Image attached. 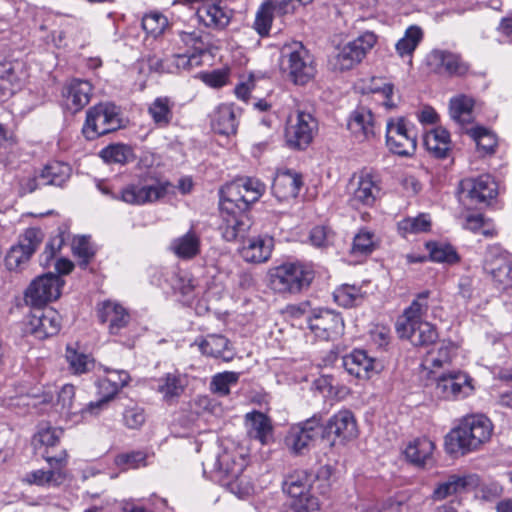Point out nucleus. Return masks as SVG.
Masks as SVG:
<instances>
[{
  "label": "nucleus",
  "mask_w": 512,
  "mask_h": 512,
  "mask_svg": "<svg viewBox=\"0 0 512 512\" xmlns=\"http://www.w3.org/2000/svg\"><path fill=\"white\" fill-rule=\"evenodd\" d=\"M373 116L372 113L365 109L359 108L355 110L349 117L347 128L357 138L366 139L373 135Z\"/></svg>",
  "instance_id": "nucleus-37"
},
{
  "label": "nucleus",
  "mask_w": 512,
  "mask_h": 512,
  "mask_svg": "<svg viewBox=\"0 0 512 512\" xmlns=\"http://www.w3.org/2000/svg\"><path fill=\"white\" fill-rule=\"evenodd\" d=\"M265 188V184L256 178H238L222 188L220 208L228 212L233 209L246 212L252 203L260 199Z\"/></svg>",
  "instance_id": "nucleus-2"
},
{
  "label": "nucleus",
  "mask_w": 512,
  "mask_h": 512,
  "mask_svg": "<svg viewBox=\"0 0 512 512\" xmlns=\"http://www.w3.org/2000/svg\"><path fill=\"white\" fill-rule=\"evenodd\" d=\"M63 435V430L58 427H43L41 428L37 434L33 438V443L35 448L40 447H54L59 443L61 436Z\"/></svg>",
  "instance_id": "nucleus-55"
},
{
  "label": "nucleus",
  "mask_w": 512,
  "mask_h": 512,
  "mask_svg": "<svg viewBox=\"0 0 512 512\" xmlns=\"http://www.w3.org/2000/svg\"><path fill=\"white\" fill-rule=\"evenodd\" d=\"M173 104L167 97L156 98L148 107V113L159 128L167 127L173 118Z\"/></svg>",
  "instance_id": "nucleus-41"
},
{
  "label": "nucleus",
  "mask_w": 512,
  "mask_h": 512,
  "mask_svg": "<svg viewBox=\"0 0 512 512\" xmlns=\"http://www.w3.org/2000/svg\"><path fill=\"white\" fill-rule=\"evenodd\" d=\"M434 448V443L430 439L421 437L410 442L404 453L410 463L423 467L431 459Z\"/></svg>",
  "instance_id": "nucleus-35"
},
{
  "label": "nucleus",
  "mask_w": 512,
  "mask_h": 512,
  "mask_svg": "<svg viewBox=\"0 0 512 512\" xmlns=\"http://www.w3.org/2000/svg\"><path fill=\"white\" fill-rule=\"evenodd\" d=\"M123 422L129 429H139L146 422L145 410L137 405L127 407L123 412Z\"/></svg>",
  "instance_id": "nucleus-60"
},
{
  "label": "nucleus",
  "mask_w": 512,
  "mask_h": 512,
  "mask_svg": "<svg viewBox=\"0 0 512 512\" xmlns=\"http://www.w3.org/2000/svg\"><path fill=\"white\" fill-rule=\"evenodd\" d=\"M215 470L233 478L238 476L239 472L241 471V467L236 469V463L232 455L227 452H223L216 458Z\"/></svg>",
  "instance_id": "nucleus-62"
},
{
  "label": "nucleus",
  "mask_w": 512,
  "mask_h": 512,
  "mask_svg": "<svg viewBox=\"0 0 512 512\" xmlns=\"http://www.w3.org/2000/svg\"><path fill=\"white\" fill-rule=\"evenodd\" d=\"M302 184L300 174L286 170L278 173L274 178L272 193L278 201H287L297 197Z\"/></svg>",
  "instance_id": "nucleus-30"
},
{
  "label": "nucleus",
  "mask_w": 512,
  "mask_h": 512,
  "mask_svg": "<svg viewBox=\"0 0 512 512\" xmlns=\"http://www.w3.org/2000/svg\"><path fill=\"white\" fill-rule=\"evenodd\" d=\"M424 145L434 157H447L451 147L449 132L442 127H436L425 134Z\"/></svg>",
  "instance_id": "nucleus-36"
},
{
  "label": "nucleus",
  "mask_w": 512,
  "mask_h": 512,
  "mask_svg": "<svg viewBox=\"0 0 512 512\" xmlns=\"http://www.w3.org/2000/svg\"><path fill=\"white\" fill-rule=\"evenodd\" d=\"M97 394L99 399L90 402L85 407V412L91 415H98L99 412L107 407V404L115 397L119 391V383L111 378H101L97 382Z\"/></svg>",
  "instance_id": "nucleus-34"
},
{
  "label": "nucleus",
  "mask_w": 512,
  "mask_h": 512,
  "mask_svg": "<svg viewBox=\"0 0 512 512\" xmlns=\"http://www.w3.org/2000/svg\"><path fill=\"white\" fill-rule=\"evenodd\" d=\"M91 93V84L80 79L71 80L62 90L65 106L72 113L80 111L89 103Z\"/></svg>",
  "instance_id": "nucleus-27"
},
{
  "label": "nucleus",
  "mask_w": 512,
  "mask_h": 512,
  "mask_svg": "<svg viewBox=\"0 0 512 512\" xmlns=\"http://www.w3.org/2000/svg\"><path fill=\"white\" fill-rule=\"evenodd\" d=\"M188 385L186 374L175 370L165 373L157 379L156 391L162 395V400L171 405L178 401Z\"/></svg>",
  "instance_id": "nucleus-25"
},
{
  "label": "nucleus",
  "mask_w": 512,
  "mask_h": 512,
  "mask_svg": "<svg viewBox=\"0 0 512 512\" xmlns=\"http://www.w3.org/2000/svg\"><path fill=\"white\" fill-rule=\"evenodd\" d=\"M373 234L368 231L359 232L353 239L351 252L353 254H368L373 250Z\"/></svg>",
  "instance_id": "nucleus-61"
},
{
  "label": "nucleus",
  "mask_w": 512,
  "mask_h": 512,
  "mask_svg": "<svg viewBox=\"0 0 512 512\" xmlns=\"http://www.w3.org/2000/svg\"><path fill=\"white\" fill-rule=\"evenodd\" d=\"M28 325L31 334L38 339H45L59 332L61 316L52 307L33 308Z\"/></svg>",
  "instance_id": "nucleus-18"
},
{
  "label": "nucleus",
  "mask_w": 512,
  "mask_h": 512,
  "mask_svg": "<svg viewBox=\"0 0 512 512\" xmlns=\"http://www.w3.org/2000/svg\"><path fill=\"white\" fill-rule=\"evenodd\" d=\"M379 189L369 174L353 175L347 185L349 194V204L354 208L361 205H371L375 201L376 193Z\"/></svg>",
  "instance_id": "nucleus-21"
},
{
  "label": "nucleus",
  "mask_w": 512,
  "mask_h": 512,
  "mask_svg": "<svg viewBox=\"0 0 512 512\" xmlns=\"http://www.w3.org/2000/svg\"><path fill=\"white\" fill-rule=\"evenodd\" d=\"M478 485V477L473 474H452L445 481L436 484L431 499L434 501H442L449 496L462 493L469 487Z\"/></svg>",
  "instance_id": "nucleus-26"
},
{
  "label": "nucleus",
  "mask_w": 512,
  "mask_h": 512,
  "mask_svg": "<svg viewBox=\"0 0 512 512\" xmlns=\"http://www.w3.org/2000/svg\"><path fill=\"white\" fill-rule=\"evenodd\" d=\"M171 250L181 259H192L200 252V240L194 232L189 231L172 241Z\"/></svg>",
  "instance_id": "nucleus-39"
},
{
  "label": "nucleus",
  "mask_w": 512,
  "mask_h": 512,
  "mask_svg": "<svg viewBox=\"0 0 512 512\" xmlns=\"http://www.w3.org/2000/svg\"><path fill=\"white\" fill-rule=\"evenodd\" d=\"M240 374L233 371L218 373L212 377L210 389L219 396H226L230 393V387L236 385Z\"/></svg>",
  "instance_id": "nucleus-50"
},
{
  "label": "nucleus",
  "mask_w": 512,
  "mask_h": 512,
  "mask_svg": "<svg viewBox=\"0 0 512 512\" xmlns=\"http://www.w3.org/2000/svg\"><path fill=\"white\" fill-rule=\"evenodd\" d=\"M73 254L80 259L79 265L86 268L95 254V250L87 236L74 238L72 243Z\"/></svg>",
  "instance_id": "nucleus-53"
},
{
  "label": "nucleus",
  "mask_w": 512,
  "mask_h": 512,
  "mask_svg": "<svg viewBox=\"0 0 512 512\" xmlns=\"http://www.w3.org/2000/svg\"><path fill=\"white\" fill-rule=\"evenodd\" d=\"M247 432L250 438L259 440L262 444L267 443L272 434L270 419L262 412L253 411L245 416Z\"/></svg>",
  "instance_id": "nucleus-33"
},
{
  "label": "nucleus",
  "mask_w": 512,
  "mask_h": 512,
  "mask_svg": "<svg viewBox=\"0 0 512 512\" xmlns=\"http://www.w3.org/2000/svg\"><path fill=\"white\" fill-rule=\"evenodd\" d=\"M238 122L231 106H220L214 113L212 127L216 133L222 135H234L237 132Z\"/></svg>",
  "instance_id": "nucleus-38"
},
{
  "label": "nucleus",
  "mask_w": 512,
  "mask_h": 512,
  "mask_svg": "<svg viewBox=\"0 0 512 512\" xmlns=\"http://www.w3.org/2000/svg\"><path fill=\"white\" fill-rule=\"evenodd\" d=\"M64 280L54 273H47L35 279L25 292V302L32 308L44 307L61 294Z\"/></svg>",
  "instance_id": "nucleus-9"
},
{
  "label": "nucleus",
  "mask_w": 512,
  "mask_h": 512,
  "mask_svg": "<svg viewBox=\"0 0 512 512\" xmlns=\"http://www.w3.org/2000/svg\"><path fill=\"white\" fill-rule=\"evenodd\" d=\"M97 314L102 323H109L108 331L111 335H122L131 320L128 311L119 303L111 300L99 303Z\"/></svg>",
  "instance_id": "nucleus-20"
},
{
  "label": "nucleus",
  "mask_w": 512,
  "mask_h": 512,
  "mask_svg": "<svg viewBox=\"0 0 512 512\" xmlns=\"http://www.w3.org/2000/svg\"><path fill=\"white\" fill-rule=\"evenodd\" d=\"M281 70L295 85H305L316 75L314 59L300 42L285 45L281 51Z\"/></svg>",
  "instance_id": "nucleus-3"
},
{
  "label": "nucleus",
  "mask_w": 512,
  "mask_h": 512,
  "mask_svg": "<svg viewBox=\"0 0 512 512\" xmlns=\"http://www.w3.org/2000/svg\"><path fill=\"white\" fill-rule=\"evenodd\" d=\"M180 42L187 49L183 53L175 55V65L177 69H189L194 64H199V57L206 51V45L201 39V36L195 31L192 32H179Z\"/></svg>",
  "instance_id": "nucleus-22"
},
{
  "label": "nucleus",
  "mask_w": 512,
  "mask_h": 512,
  "mask_svg": "<svg viewBox=\"0 0 512 512\" xmlns=\"http://www.w3.org/2000/svg\"><path fill=\"white\" fill-rule=\"evenodd\" d=\"M398 229L403 236L428 232L431 229V218L426 213H421L416 217H407L398 223Z\"/></svg>",
  "instance_id": "nucleus-47"
},
{
  "label": "nucleus",
  "mask_w": 512,
  "mask_h": 512,
  "mask_svg": "<svg viewBox=\"0 0 512 512\" xmlns=\"http://www.w3.org/2000/svg\"><path fill=\"white\" fill-rule=\"evenodd\" d=\"M426 248L429 251L431 260L434 262L453 264L459 260L456 251L451 245L427 242Z\"/></svg>",
  "instance_id": "nucleus-49"
},
{
  "label": "nucleus",
  "mask_w": 512,
  "mask_h": 512,
  "mask_svg": "<svg viewBox=\"0 0 512 512\" xmlns=\"http://www.w3.org/2000/svg\"><path fill=\"white\" fill-rule=\"evenodd\" d=\"M170 186L168 181H158L151 185L130 184L122 189L120 196H113V198L121 199L130 205H143L164 197Z\"/></svg>",
  "instance_id": "nucleus-15"
},
{
  "label": "nucleus",
  "mask_w": 512,
  "mask_h": 512,
  "mask_svg": "<svg viewBox=\"0 0 512 512\" xmlns=\"http://www.w3.org/2000/svg\"><path fill=\"white\" fill-rule=\"evenodd\" d=\"M393 154L402 157H410L416 151V139L411 135V132L395 136L394 140L386 143Z\"/></svg>",
  "instance_id": "nucleus-48"
},
{
  "label": "nucleus",
  "mask_w": 512,
  "mask_h": 512,
  "mask_svg": "<svg viewBox=\"0 0 512 512\" xmlns=\"http://www.w3.org/2000/svg\"><path fill=\"white\" fill-rule=\"evenodd\" d=\"M470 136L476 143L478 150L484 154H490L494 152L497 141L496 137L484 127H475L469 130Z\"/></svg>",
  "instance_id": "nucleus-52"
},
{
  "label": "nucleus",
  "mask_w": 512,
  "mask_h": 512,
  "mask_svg": "<svg viewBox=\"0 0 512 512\" xmlns=\"http://www.w3.org/2000/svg\"><path fill=\"white\" fill-rule=\"evenodd\" d=\"M423 30L416 25L408 27L405 31L404 36L396 43V51L400 57L412 55L423 39ZM409 64H412V59L409 60Z\"/></svg>",
  "instance_id": "nucleus-42"
},
{
  "label": "nucleus",
  "mask_w": 512,
  "mask_h": 512,
  "mask_svg": "<svg viewBox=\"0 0 512 512\" xmlns=\"http://www.w3.org/2000/svg\"><path fill=\"white\" fill-rule=\"evenodd\" d=\"M67 478V472L62 469L58 470H36L26 475V481L29 484L38 486L53 485L60 486Z\"/></svg>",
  "instance_id": "nucleus-46"
},
{
  "label": "nucleus",
  "mask_w": 512,
  "mask_h": 512,
  "mask_svg": "<svg viewBox=\"0 0 512 512\" xmlns=\"http://www.w3.org/2000/svg\"><path fill=\"white\" fill-rule=\"evenodd\" d=\"M316 477L307 470H294L284 478L282 488L292 498L297 499V509L305 512L318 510L320 502L311 493Z\"/></svg>",
  "instance_id": "nucleus-6"
},
{
  "label": "nucleus",
  "mask_w": 512,
  "mask_h": 512,
  "mask_svg": "<svg viewBox=\"0 0 512 512\" xmlns=\"http://www.w3.org/2000/svg\"><path fill=\"white\" fill-rule=\"evenodd\" d=\"M198 346L203 354L222 359L225 362L231 361L235 356L230 341L223 335H207Z\"/></svg>",
  "instance_id": "nucleus-32"
},
{
  "label": "nucleus",
  "mask_w": 512,
  "mask_h": 512,
  "mask_svg": "<svg viewBox=\"0 0 512 512\" xmlns=\"http://www.w3.org/2000/svg\"><path fill=\"white\" fill-rule=\"evenodd\" d=\"M333 298L339 306L352 308L362 303L364 294L355 285L343 284L335 289Z\"/></svg>",
  "instance_id": "nucleus-45"
},
{
  "label": "nucleus",
  "mask_w": 512,
  "mask_h": 512,
  "mask_svg": "<svg viewBox=\"0 0 512 512\" xmlns=\"http://www.w3.org/2000/svg\"><path fill=\"white\" fill-rule=\"evenodd\" d=\"M454 351L455 347L451 342H442L437 352H428L424 363L433 368H440L451 361Z\"/></svg>",
  "instance_id": "nucleus-51"
},
{
  "label": "nucleus",
  "mask_w": 512,
  "mask_h": 512,
  "mask_svg": "<svg viewBox=\"0 0 512 512\" xmlns=\"http://www.w3.org/2000/svg\"><path fill=\"white\" fill-rule=\"evenodd\" d=\"M222 224L220 230L226 241H235L244 239L251 227V220L244 211L233 209V211H223L220 208Z\"/></svg>",
  "instance_id": "nucleus-24"
},
{
  "label": "nucleus",
  "mask_w": 512,
  "mask_h": 512,
  "mask_svg": "<svg viewBox=\"0 0 512 512\" xmlns=\"http://www.w3.org/2000/svg\"><path fill=\"white\" fill-rule=\"evenodd\" d=\"M145 461V454L140 451H135L126 454H120L116 458L118 465H126L128 468H137Z\"/></svg>",
  "instance_id": "nucleus-64"
},
{
  "label": "nucleus",
  "mask_w": 512,
  "mask_h": 512,
  "mask_svg": "<svg viewBox=\"0 0 512 512\" xmlns=\"http://www.w3.org/2000/svg\"><path fill=\"white\" fill-rule=\"evenodd\" d=\"M410 132L404 117L392 118L386 122V143L394 140L395 136Z\"/></svg>",
  "instance_id": "nucleus-63"
},
{
  "label": "nucleus",
  "mask_w": 512,
  "mask_h": 512,
  "mask_svg": "<svg viewBox=\"0 0 512 512\" xmlns=\"http://www.w3.org/2000/svg\"><path fill=\"white\" fill-rule=\"evenodd\" d=\"M71 168L69 165L61 162H51L40 171V180L42 184L61 187L69 179Z\"/></svg>",
  "instance_id": "nucleus-40"
},
{
  "label": "nucleus",
  "mask_w": 512,
  "mask_h": 512,
  "mask_svg": "<svg viewBox=\"0 0 512 512\" xmlns=\"http://www.w3.org/2000/svg\"><path fill=\"white\" fill-rule=\"evenodd\" d=\"M459 194L474 203H487L497 195V184L494 179L484 174L477 178H465L460 181Z\"/></svg>",
  "instance_id": "nucleus-17"
},
{
  "label": "nucleus",
  "mask_w": 512,
  "mask_h": 512,
  "mask_svg": "<svg viewBox=\"0 0 512 512\" xmlns=\"http://www.w3.org/2000/svg\"><path fill=\"white\" fill-rule=\"evenodd\" d=\"M100 157L106 163L127 164L135 159L131 146L126 144H111L100 151Z\"/></svg>",
  "instance_id": "nucleus-43"
},
{
  "label": "nucleus",
  "mask_w": 512,
  "mask_h": 512,
  "mask_svg": "<svg viewBox=\"0 0 512 512\" xmlns=\"http://www.w3.org/2000/svg\"><path fill=\"white\" fill-rule=\"evenodd\" d=\"M492 430V423L486 416L466 417L446 436V449L449 453L461 454L474 451L490 439Z\"/></svg>",
  "instance_id": "nucleus-1"
},
{
  "label": "nucleus",
  "mask_w": 512,
  "mask_h": 512,
  "mask_svg": "<svg viewBox=\"0 0 512 512\" xmlns=\"http://www.w3.org/2000/svg\"><path fill=\"white\" fill-rule=\"evenodd\" d=\"M429 296L430 291L428 290L418 293L398 317L395 326L404 328V325H415L420 321H425L423 318L429 310Z\"/></svg>",
  "instance_id": "nucleus-31"
},
{
  "label": "nucleus",
  "mask_w": 512,
  "mask_h": 512,
  "mask_svg": "<svg viewBox=\"0 0 512 512\" xmlns=\"http://www.w3.org/2000/svg\"><path fill=\"white\" fill-rule=\"evenodd\" d=\"M426 64L431 71L448 76H463L469 70V64L460 54L443 49H433L426 56Z\"/></svg>",
  "instance_id": "nucleus-13"
},
{
  "label": "nucleus",
  "mask_w": 512,
  "mask_h": 512,
  "mask_svg": "<svg viewBox=\"0 0 512 512\" xmlns=\"http://www.w3.org/2000/svg\"><path fill=\"white\" fill-rule=\"evenodd\" d=\"M317 123L311 114L298 112L295 121L286 128L287 145L293 149L302 150L312 142Z\"/></svg>",
  "instance_id": "nucleus-16"
},
{
  "label": "nucleus",
  "mask_w": 512,
  "mask_h": 512,
  "mask_svg": "<svg viewBox=\"0 0 512 512\" xmlns=\"http://www.w3.org/2000/svg\"><path fill=\"white\" fill-rule=\"evenodd\" d=\"M121 126L120 108L111 102H102L88 109L82 132L87 139L94 140Z\"/></svg>",
  "instance_id": "nucleus-5"
},
{
  "label": "nucleus",
  "mask_w": 512,
  "mask_h": 512,
  "mask_svg": "<svg viewBox=\"0 0 512 512\" xmlns=\"http://www.w3.org/2000/svg\"><path fill=\"white\" fill-rule=\"evenodd\" d=\"M44 239V233L40 228H27L18 238V243L10 248L5 265L9 270H22L29 262Z\"/></svg>",
  "instance_id": "nucleus-7"
},
{
  "label": "nucleus",
  "mask_w": 512,
  "mask_h": 512,
  "mask_svg": "<svg viewBox=\"0 0 512 512\" xmlns=\"http://www.w3.org/2000/svg\"><path fill=\"white\" fill-rule=\"evenodd\" d=\"M342 366L349 375L362 380L372 378L383 368L380 361L368 356L366 351L358 349L342 357Z\"/></svg>",
  "instance_id": "nucleus-19"
},
{
  "label": "nucleus",
  "mask_w": 512,
  "mask_h": 512,
  "mask_svg": "<svg viewBox=\"0 0 512 512\" xmlns=\"http://www.w3.org/2000/svg\"><path fill=\"white\" fill-rule=\"evenodd\" d=\"M484 269L499 291L512 287V258L508 253L491 250L485 259Z\"/></svg>",
  "instance_id": "nucleus-14"
},
{
  "label": "nucleus",
  "mask_w": 512,
  "mask_h": 512,
  "mask_svg": "<svg viewBox=\"0 0 512 512\" xmlns=\"http://www.w3.org/2000/svg\"><path fill=\"white\" fill-rule=\"evenodd\" d=\"M395 329L400 338L408 339L414 346H428L438 338L435 326L427 321H420L415 325H404V328L395 326Z\"/></svg>",
  "instance_id": "nucleus-28"
},
{
  "label": "nucleus",
  "mask_w": 512,
  "mask_h": 512,
  "mask_svg": "<svg viewBox=\"0 0 512 512\" xmlns=\"http://www.w3.org/2000/svg\"><path fill=\"white\" fill-rule=\"evenodd\" d=\"M66 359L70 365V369L75 374H82L89 371L90 366L93 365L89 357L83 353H78L76 350L67 347Z\"/></svg>",
  "instance_id": "nucleus-58"
},
{
  "label": "nucleus",
  "mask_w": 512,
  "mask_h": 512,
  "mask_svg": "<svg viewBox=\"0 0 512 512\" xmlns=\"http://www.w3.org/2000/svg\"><path fill=\"white\" fill-rule=\"evenodd\" d=\"M474 387L471 377L462 371L443 373L436 380L435 394L443 399H458L470 395Z\"/></svg>",
  "instance_id": "nucleus-12"
},
{
  "label": "nucleus",
  "mask_w": 512,
  "mask_h": 512,
  "mask_svg": "<svg viewBox=\"0 0 512 512\" xmlns=\"http://www.w3.org/2000/svg\"><path fill=\"white\" fill-rule=\"evenodd\" d=\"M273 238L269 236H257L243 241L240 255L246 262H266L272 253Z\"/></svg>",
  "instance_id": "nucleus-29"
},
{
  "label": "nucleus",
  "mask_w": 512,
  "mask_h": 512,
  "mask_svg": "<svg viewBox=\"0 0 512 512\" xmlns=\"http://www.w3.org/2000/svg\"><path fill=\"white\" fill-rule=\"evenodd\" d=\"M474 101L472 98L461 95L450 100L449 112L451 118L460 124L470 123L473 119Z\"/></svg>",
  "instance_id": "nucleus-44"
},
{
  "label": "nucleus",
  "mask_w": 512,
  "mask_h": 512,
  "mask_svg": "<svg viewBox=\"0 0 512 512\" xmlns=\"http://www.w3.org/2000/svg\"><path fill=\"white\" fill-rule=\"evenodd\" d=\"M274 5L271 1H266L262 4L261 8L256 14L254 28L261 35H268L272 19H273Z\"/></svg>",
  "instance_id": "nucleus-56"
},
{
  "label": "nucleus",
  "mask_w": 512,
  "mask_h": 512,
  "mask_svg": "<svg viewBox=\"0 0 512 512\" xmlns=\"http://www.w3.org/2000/svg\"><path fill=\"white\" fill-rule=\"evenodd\" d=\"M322 433L321 417L314 415L291 426L285 437V443L293 454H304L318 437H323Z\"/></svg>",
  "instance_id": "nucleus-8"
},
{
  "label": "nucleus",
  "mask_w": 512,
  "mask_h": 512,
  "mask_svg": "<svg viewBox=\"0 0 512 512\" xmlns=\"http://www.w3.org/2000/svg\"><path fill=\"white\" fill-rule=\"evenodd\" d=\"M167 24V18L158 13L145 15L142 19V28L153 37L161 35Z\"/></svg>",
  "instance_id": "nucleus-57"
},
{
  "label": "nucleus",
  "mask_w": 512,
  "mask_h": 512,
  "mask_svg": "<svg viewBox=\"0 0 512 512\" xmlns=\"http://www.w3.org/2000/svg\"><path fill=\"white\" fill-rule=\"evenodd\" d=\"M376 43V37L373 33H365L357 39L344 45L332 61L334 69L345 71L352 69L360 63Z\"/></svg>",
  "instance_id": "nucleus-10"
},
{
  "label": "nucleus",
  "mask_w": 512,
  "mask_h": 512,
  "mask_svg": "<svg viewBox=\"0 0 512 512\" xmlns=\"http://www.w3.org/2000/svg\"><path fill=\"white\" fill-rule=\"evenodd\" d=\"M313 277V272L301 264H283L269 271L268 285L276 293L296 294L308 288Z\"/></svg>",
  "instance_id": "nucleus-4"
},
{
  "label": "nucleus",
  "mask_w": 512,
  "mask_h": 512,
  "mask_svg": "<svg viewBox=\"0 0 512 512\" xmlns=\"http://www.w3.org/2000/svg\"><path fill=\"white\" fill-rule=\"evenodd\" d=\"M335 232L330 226L318 225L310 231L311 244L318 248H327L335 242Z\"/></svg>",
  "instance_id": "nucleus-54"
},
{
  "label": "nucleus",
  "mask_w": 512,
  "mask_h": 512,
  "mask_svg": "<svg viewBox=\"0 0 512 512\" xmlns=\"http://www.w3.org/2000/svg\"><path fill=\"white\" fill-rule=\"evenodd\" d=\"M311 332L321 340H334L343 333L344 322L340 314L331 310L319 309L307 316Z\"/></svg>",
  "instance_id": "nucleus-11"
},
{
  "label": "nucleus",
  "mask_w": 512,
  "mask_h": 512,
  "mask_svg": "<svg viewBox=\"0 0 512 512\" xmlns=\"http://www.w3.org/2000/svg\"><path fill=\"white\" fill-rule=\"evenodd\" d=\"M323 437L334 435L337 439L348 441L357 437L358 430L355 417L349 410H341L334 414L323 425Z\"/></svg>",
  "instance_id": "nucleus-23"
},
{
  "label": "nucleus",
  "mask_w": 512,
  "mask_h": 512,
  "mask_svg": "<svg viewBox=\"0 0 512 512\" xmlns=\"http://www.w3.org/2000/svg\"><path fill=\"white\" fill-rule=\"evenodd\" d=\"M75 387L71 384H66L62 387L58 394V403L67 414H77L78 412L86 413L84 409H77L75 407Z\"/></svg>",
  "instance_id": "nucleus-59"
}]
</instances>
